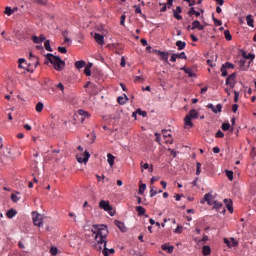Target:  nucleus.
Returning a JSON list of instances; mask_svg holds the SVG:
<instances>
[{
  "label": "nucleus",
  "instance_id": "obj_1",
  "mask_svg": "<svg viewBox=\"0 0 256 256\" xmlns=\"http://www.w3.org/2000/svg\"><path fill=\"white\" fill-rule=\"evenodd\" d=\"M92 229L93 235H95V240L97 243H104L103 255L109 256L107 252V236L109 235V230L105 224H94Z\"/></svg>",
  "mask_w": 256,
  "mask_h": 256
},
{
  "label": "nucleus",
  "instance_id": "obj_2",
  "mask_svg": "<svg viewBox=\"0 0 256 256\" xmlns=\"http://www.w3.org/2000/svg\"><path fill=\"white\" fill-rule=\"evenodd\" d=\"M45 57L48 59L51 65H54V69L56 71H63V69H65V61H63L60 56H55L48 53L45 55Z\"/></svg>",
  "mask_w": 256,
  "mask_h": 256
},
{
  "label": "nucleus",
  "instance_id": "obj_3",
  "mask_svg": "<svg viewBox=\"0 0 256 256\" xmlns=\"http://www.w3.org/2000/svg\"><path fill=\"white\" fill-rule=\"evenodd\" d=\"M197 117H199V112H197L195 109L190 110V112L184 118L185 125L192 128V119H197Z\"/></svg>",
  "mask_w": 256,
  "mask_h": 256
},
{
  "label": "nucleus",
  "instance_id": "obj_4",
  "mask_svg": "<svg viewBox=\"0 0 256 256\" xmlns=\"http://www.w3.org/2000/svg\"><path fill=\"white\" fill-rule=\"evenodd\" d=\"M99 208L107 211L111 217H115V214L117 213L115 210H113V206H111L107 200H101L99 202Z\"/></svg>",
  "mask_w": 256,
  "mask_h": 256
},
{
  "label": "nucleus",
  "instance_id": "obj_5",
  "mask_svg": "<svg viewBox=\"0 0 256 256\" xmlns=\"http://www.w3.org/2000/svg\"><path fill=\"white\" fill-rule=\"evenodd\" d=\"M32 221L35 227H43V215L39 214V212H32Z\"/></svg>",
  "mask_w": 256,
  "mask_h": 256
},
{
  "label": "nucleus",
  "instance_id": "obj_6",
  "mask_svg": "<svg viewBox=\"0 0 256 256\" xmlns=\"http://www.w3.org/2000/svg\"><path fill=\"white\" fill-rule=\"evenodd\" d=\"M89 157H91V154L87 150L84 153L76 155V159L78 163H84V164H87V161H89Z\"/></svg>",
  "mask_w": 256,
  "mask_h": 256
},
{
  "label": "nucleus",
  "instance_id": "obj_7",
  "mask_svg": "<svg viewBox=\"0 0 256 256\" xmlns=\"http://www.w3.org/2000/svg\"><path fill=\"white\" fill-rule=\"evenodd\" d=\"M153 53L158 55L161 59V61H164V63H169V52L160 51V50H152Z\"/></svg>",
  "mask_w": 256,
  "mask_h": 256
},
{
  "label": "nucleus",
  "instance_id": "obj_8",
  "mask_svg": "<svg viewBox=\"0 0 256 256\" xmlns=\"http://www.w3.org/2000/svg\"><path fill=\"white\" fill-rule=\"evenodd\" d=\"M94 39L98 45H105V36L103 34L94 33Z\"/></svg>",
  "mask_w": 256,
  "mask_h": 256
},
{
  "label": "nucleus",
  "instance_id": "obj_9",
  "mask_svg": "<svg viewBox=\"0 0 256 256\" xmlns=\"http://www.w3.org/2000/svg\"><path fill=\"white\" fill-rule=\"evenodd\" d=\"M207 108L211 109V111H213L215 114H217V113H221V109H223V105L217 104L216 108H215L213 104H208Z\"/></svg>",
  "mask_w": 256,
  "mask_h": 256
},
{
  "label": "nucleus",
  "instance_id": "obj_10",
  "mask_svg": "<svg viewBox=\"0 0 256 256\" xmlns=\"http://www.w3.org/2000/svg\"><path fill=\"white\" fill-rule=\"evenodd\" d=\"M115 225L120 229L122 233H127V226H125V223L115 220Z\"/></svg>",
  "mask_w": 256,
  "mask_h": 256
},
{
  "label": "nucleus",
  "instance_id": "obj_11",
  "mask_svg": "<svg viewBox=\"0 0 256 256\" xmlns=\"http://www.w3.org/2000/svg\"><path fill=\"white\" fill-rule=\"evenodd\" d=\"M213 209H222V214L223 215H225V212L227 211L226 209H225V207H223V203H221V202H217V201H213Z\"/></svg>",
  "mask_w": 256,
  "mask_h": 256
},
{
  "label": "nucleus",
  "instance_id": "obj_12",
  "mask_svg": "<svg viewBox=\"0 0 256 256\" xmlns=\"http://www.w3.org/2000/svg\"><path fill=\"white\" fill-rule=\"evenodd\" d=\"M224 203H225L226 209L229 211V213H233V200L224 199Z\"/></svg>",
  "mask_w": 256,
  "mask_h": 256
},
{
  "label": "nucleus",
  "instance_id": "obj_13",
  "mask_svg": "<svg viewBox=\"0 0 256 256\" xmlns=\"http://www.w3.org/2000/svg\"><path fill=\"white\" fill-rule=\"evenodd\" d=\"M180 69H181V71H184V73H186L189 77H197V74L193 73L191 68H187V67L184 66Z\"/></svg>",
  "mask_w": 256,
  "mask_h": 256
},
{
  "label": "nucleus",
  "instance_id": "obj_14",
  "mask_svg": "<svg viewBox=\"0 0 256 256\" xmlns=\"http://www.w3.org/2000/svg\"><path fill=\"white\" fill-rule=\"evenodd\" d=\"M107 162L110 167H113V165H115V156H113V154H111V153H108L107 154Z\"/></svg>",
  "mask_w": 256,
  "mask_h": 256
},
{
  "label": "nucleus",
  "instance_id": "obj_15",
  "mask_svg": "<svg viewBox=\"0 0 256 256\" xmlns=\"http://www.w3.org/2000/svg\"><path fill=\"white\" fill-rule=\"evenodd\" d=\"M242 57H243L244 59H250V62H249V63H253V59H255V54L249 53V54L247 55V53H246L245 51H242Z\"/></svg>",
  "mask_w": 256,
  "mask_h": 256
},
{
  "label": "nucleus",
  "instance_id": "obj_16",
  "mask_svg": "<svg viewBox=\"0 0 256 256\" xmlns=\"http://www.w3.org/2000/svg\"><path fill=\"white\" fill-rule=\"evenodd\" d=\"M202 253L204 256H208V255H211V246L209 245H204L202 247Z\"/></svg>",
  "mask_w": 256,
  "mask_h": 256
},
{
  "label": "nucleus",
  "instance_id": "obj_17",
  "mask_svg": "<svg viewBox=\"0 0 256 256\" xmlns=\"http://www.w3.org/2000/svg\"><path fill=\"white\" fill-rule=\"evenodd\" d=\"M136 211L138 213L139 216H143L145 215L146 218L149 217V215L145 214V208H143L142 206H136Z\"/></svg>",
  "mask_w": 256,
  "mask_h": 256
},
{
  "label": "nucleus",
  "instance_id": "obj_18",
  "mask_svg": "<svg viewBox=\"0 0 256 256\" xmlns=\"http://www.w3.org/2000/svg\"><path fill=\"white\" fill-rule=\"evenodd\" d=\"M91 89L92 95H99V91H101V88H99V86H97L96 84H92Z\"/></svg>",
  "mask_w": 256,
  "mask_h": 256
},
{
  "label": "nucleus",
  "instance_id": "obj_19",
  "mask_svg": "<svg viewBox=\"0 0 256 256\" xmlns=\"http://www.w3.org/2000/svg\"><path fill=\"white\" fill-rule=\"evenodd\" d=\"M212 199H213V194L207 193L204 195V201H206L208 205H213V201H211Z\"/></svg>",
  "mask_w": 256,
  "mask_h": 256
},
{
  "label": "nucleus",
  "instance_id": "obj_20",
  "mask_svg": "<svg viewBox=\"0 0 256 256\" xmlns=\"http://www.w3.org/2000/svg\"><path fill=\"white\" fill-rule=\"evenodd\" d=\"M15 215H17V210H15L13 208L8 210L6 213V217H8V219H13V217H15Z\"/></svg>",
  "mask_w": 256,
  "mask_h": 256
},
{
  "label": "nucleus",
  "instance_id": "obj_21",
  "mask_svg": "<svg viewBox=\"0 0 256 256\" xmlns=\"http://www.w3.org/2000/svg\"><path fill=\"white\" fill-rule=\"evenodd\" d=\"M85 65H87V63L84 60H79L75 62V67L76 69H83V67H85Z\"/></svg>",
  "mask_w": 256,
  "mask_h": 256
},
{
  "label": "nucleus",
  "instance_id": "obj_22",
  "mask_svg": "<svg viewBox=\"0 0 256 256\" xmlns=\"http://www.w3.org/2000/svg\"><path fill=\"white\" fill-rule=\"evenodd\" d=\"M176 46L178 47V51H183V49H185V47L187 46V43H185L181 40H178L176 42Z\"/></svg>",
  "mask_w": 256,
  "mask_h": 256
},
{
  "label": "nucleus",
  "instance_id": "obj_23",
  "mask_svg": "<svg viewBox=\"0 0 256 256\" xmlns=\"http://www.w3.org/2000/svg\"><path fill=\"white\" fill-rule=\"evenodd\" d=\"M237 78V73H232L231 75H229L227 78H226V82H229V83H236L235 82V79Z\"/></svg>",
  "mask_w": 256,
  "mask_h": 256
},
{
  "label": "nucleus",
  "instance_id": "obj_24",
  "mask_svg": "<svg viewBox=\"0 0 256 256\" xmlns=\"http://www.w3.org/2000/svg\"><path fill=\"white\" fill-rule=\"evenodd\" d=\"M161 249L163 251H167L168 253H173V249H175L174 246H167V244H164L161 246Z\"/></svg>",
  "mask_w": 256,
  "mask_h": 256
},
{
  "label": "nucleus",
  "instance_id": "obj_25",
  "mask_svg": "<svg viewBox=\"0 0 256 256\" xmlns=\"http://www.w3.org/2000/svg\"><path fill=\"white\" fill-rule=\"evenodd\" d=\"M78 115H80V117H85V118L91 117V114H89V112L83 109L78 110Z\"/></svg>",
  "mask_w": 256,
  "mask_h": 256
},
{
  "label": "nucleus",
  "instance_id": "obj_26",
  "mask_svg": "<svg viewBox=\"0 0 256 256\" xmlns=\"http://www.w3.org/2000/svg\"><path fill=\"white\" fill-rule=\"evenodd\" d=\"M246 21H247V25L249 27H255V25L253 24L254 20H253L251 14L246 16Z\"/></svg>",
  "mask_w": 256,
  "mask_h": 256
},
{
  "label": "nucleus",
  "instance_id": "obj_27",
  "mask_svg": "<svg viewBox=\"0 0 256 256\" xmlns=\"http://www.w3.org/2000/svg\"><path fill=\"white\" fill-rule=\"evenodd\" d=\"M188 15L191 17V15H195L196 17H199L201 15L200 12H197L194 7L190 8L188 11Z\"/></svg>",
  "mask_w": 256,
  "mask_h": 256
},
{
  "label": "nucleus",
  "instance_id": "obj_28",
  "mask_svg": "<svg viewBox=\"0 0 256 256\" xmlns=\"http://www.w3.org/2000/svg\"><path fill=\"white\" fill-rule=\"evenodd\" d=\"M4 14L7 15L8 17H11V15H13V8L9 6L5 7Z\"/></svg>",
  "mask_w": 256,
  "mask_h": 256
},
{
  "label": "nucleus",
  "instance_id": "obj_29",
  "mask_svg": "<svg viewBox=\"0 0 256 256\" xmlns=\"http://www.w3.org/2000/svg\"><path fill=\"white\" fill-rule=\"evenodd\" d=\"M95 249L97 251H101V249H103V251H105V243L97 242V244L95 245Z\"/></svg>",
  "mask_w": 256,
  "mask_h": 256
},
{
  "label": "nucleus",
  "instance_id": "obj_30",
  "mask_svg": "<svg viewBox=\"0 0 256 256\" xmlns=\"http://www.w3.org/2000/svg\"><path fill=\"white\" fill-rule=\"evenodd\" d=\"M95 249L97 251H101V249H103V251H105V243L97 242V244L95 245Z\"/></svg>",
  "mask_w": 256,
  "mask_h": 256
},
{
  "label": "nucleus",
  "instance_id": "obj_31",
  "mask_svg": "<svg viewBox=\"0 0 256 256\" xmlns=\"http://www.w3.org/2000/svg\"><path fill=\"white\" fill-rule=\"evenodd\" d=\"M43 107H45V105L43 104V102H38L36 104V111L37 113H41V111H43Z\"/></svg>",
  "mask_w": 256,
  "mask_h": 256
},
{
  "label": "nucleus",
  "instance_id": "obj_32",
  "mask_svg": "<svg viewBox=\"0 0 256 256\" xmlns=\"http://www.w3.org/2000/svg\"><path fill=\"white\" fill-rule=\"evenodd\" d=\"M44 47H45L46 51H53V48H51V41L50 40H46L44 42Z\"/></svg>",
  "mask_w": 256,
  "mask_h": 256
},
{
  "label": "nucleus",
  "instance_id": "obj_33",
  "mask_svg": "<svg viewBox=\"0 0 256 256\" xmlns=\"http://www.w3.org/2000/svg\"><path fill=\"white\" fill-rule=\"evenodd\" d=\"M222 67H225V69H235V64L226 62L225 64H222Z\"/></svg>",
  "mask_w": 256,
  "mask_h": 256
},
{
  "label": "nucleus",
  "instance_id": "obj_34",
  "mask_svg": "<svg viewBox=\"0 0 256 256\" xmlns=\"http://www.w3.org/2000/svg\"><path fill=\"white\" fill-rule=\"evenodd\" d=\"M224 35L227 41H231V39H233V36L231 35V32H229V30H225Z\"/></svg>",
  "mask_w": 256,
  "mask_h": 256
},
{
  "label": "nucleus",
  "instance_id": "obj_35",
  "mask_svg": "<svg viewBox=\"0 0 256 256\" xmlns=\"http://www.w3.org/2000/svg\"><path fill=\"white\" fill-rule=\"evenodd\" d=\"M35 3L38 5H42L43 7H46V5L49 3V0H34Z\"/></svg>",
  "mask_w": 256,
  "mask_h": 256
},
{
  "label": "nucleus",
  "instance_id": "obj_36",
  "mask_svg": "<svg viewBox=\"0 0 256 256\" xmlns=\"http://www.w3.org/2000/svg\"><path fill=\"white\" fill-rule=\"evenodd\" d=\"M145 189H147V184H141L139 187V195H143V193H145Z\"/></svg>",
  "mask_w": 256,
  "mask_h": 256
},
{
  "label": "nucleus",
  "instance_id": "obj_37",
  "mask_svg": "<svg viewBox=\"0 0 256 256\" xmlns=\"http://www.w3.org/2000/svg\"><path fill=\"white\" fill-rule=\"evenodd\" d=\"M212 20L214 21L216 27H221L223 25V22H221V20H218L217 18H215V16H212Z\"/></svg>",
  "mask_w": 256,
  "mask_h": 256
},
{
  "label": "nucleus",
  "instance_id": "obj_38",
  "mask_svg": "<svg viewBox=\"0 0 256 256\" xmlns=\"http://www.w3.org/2000/svg\"><path fill=\"white\" fill-rule=\"evenodd\" d=\"M220 71H221V75H222V77H227L228 75H229V73L227 72V68H225V66H222L221 68H220Z\"/></svg>",
  "mask_w": 256,
  "mask_h": 256
},
{
  "label": "nucleus",
  "instance_id": "obj_39",
  "mask_svg": "<svg viewBox=\"0 0 256 256\" xmlns=\"http://www.w3.org/2000/svg\"><path fill=\"white\" fill-rule=\"evenodd\" d=\"M225 173L229 179V181H233V171L231 170H225Z\"/></svg>",
  "mask_w": 256,
  "mask_h": 256
},
{
  "label": "nucleus",
  "instance_id": "obj_40",
  "mask_svg": "<svg viewBox=\"0 0 256 256\" xmlns=\"http://www.w3.org/2000/svg\"><path fill=\"white\" fill-rule=\"evenodd\" d=\"M199 25H201V22L199 20H195L192 22V28L191 29H199Z\"/></svg>",
  "mask_w": 256,
  "mask_h": 256
},
{
  "label": "nucleus",
  "instance_id": "obj_41",
  "mask_svg": "<svg viewBox=\"0 0 256 256\" xmlns=\"http://www.w3.org/2000/svg\"><path fill=\"white\" fill-rule=\"evenodd\" d=\"M196 175H201V162L196 163Z\"/></svg>",
  "mask_w": 256,
  "mask_h": 256
},
{
  "label": "nucleus",
  "instance_id": "obj_42",
  "mask_svg": "<svg viewBox=\"0 0 256 256\" xmlns=\"http://www.w3.org/2000/svg\"><path fill=\"white\" fill-rule=\"evenodd\" d=\"M136 113H138V115H141L142 117H147V111H143L140 108L136 110Z\"/></svg>",
  "mask_w": 256,
  "mask_h": 256
},
{
  "label": "nucleus",
  "instance_id": "obj_43",
  "mask_svg": "<svg viewBox=\"0 0 256 256\" xmlns=\"http://www.w3.org/2000/svg\"><path fill=\"white\" fill-rule=\"evenodd\" d=\"M173 17L177 19L178 21H181L183 19V16L179 15V12L173 10Z\"/></svg>",
  "mask_w": 256,
  "mask_h": 256
},
{
  "label": "nucleus",
  "instance_id": "obj_44",
  "mask_svg": "<svg viewBox=\"0 0 256 256\" xmlns=\"http://www.w3.org/2000/svg\"><path fill=\"white\" fill-rule=\"evenodd\" d=\"M230 128H231V124H229V123H223L222 124V130L223 131H229Z\"/></svg>",
  "mask_w": 256,
  "mask_h": 256
},
{
  "label": "nucleus",
  "instance_id": "obj_45",
  "mask_svg": "<svg viewBox=\"0 0 256 256\" xmlns=\"http://www.w3.org/2000/svg\"><path fill=\"white\" fill-rule=\"evenodd\" d=\"M117 101H118V103H119V105H125V97H123V96H119L118 98H117Z\"/></svg>",
  "mask_w": 256,
  "mask_h": 256
},
{
  "label": "nucleus",
  "instance_id": "obj_46",
  "mask_svg": "<svg viewBox=\"0 0 256 256\" xmlns=\"http://www.w3.org/2000/svg\"><path fill=\"white\" fill-rule=\"evenodd\" d=\"M215 137H217L218 139H223L225 137V134L221 130H218Z\"/></svg>",
  "mask_w": 256,
  "mask_h": 256
},
{
  "label": "nucleus",
  "instance_id": "obj_47",
  "mask_svg": "<svg viewBox=\"0 0 256 256\" xmlns=\"http://www.w3.org/2000/svg\"><path fill=\"white\" fill-rule=\"evenodd\" d=\"M19 199H21V198L16 196V194H11V201H13V203H17V201H19Z\"/></svg>",
  "mask_w": 256,
  "mask_h": 256
},
{
  "label": "nucleus",
  "instance_id": "obj_48",
  "mask_svg": "<svg viewBox=\"0 0 256 256\" xmlns=\"http://www.w3.org/2000/svg\"><path fill=\"white\" fill-rule=\"evenodd\" d=\"M177 59H187V55L185 52H181L180 54H176Z\"/></svg>",
  "mask_w": 256,
  "mask_h": 256
},
{
  "label": "nucleus",
  "instance_id": "obj_49",
  "mask_svg": "<svg viewBox=\"0 0 256 256\" xmlns=\"http://www.w3.org/2000/svg\"><path fill=\"white\" fill-rule=\"evenodd\" d=\"M234 103L239 102V92L237 90H234Z\"/></svg>",
  "mask_w": 256,
  "mask_h": 256
},
{
  "label": "nucleus",
  "instance_id": "obj_50",
  "mask_svg": "<svg viewBox=\"0 0 256 256\" xmlns=\"http://www.w3.org/2000/svg\"><path fill=\"white\" fill-rule=\"evenodd\" d=\"M84 73L87 77H91V68L85 66Z\"/></svg>",
  "mask_w": 256,
  "mask_h": 256
},
{
  "label": "nucleus",
  "instance_id": "obj_51",
  "mask_svg": "<svg viewBox=\"0 0 256 256\" xmlns=\"http://www.w3.org/2000/svg\"><path fill=\"white\" fill-rule=\"evenodd\" d=\"M18 63H19V68L20 69H24L25 67H23V63H25V58H20L18 60Z\"/></svg>",
  "mask_w": 256,
  "mask_h": 256
},
{
  "label": "nucleus",
  "instance_id": "obj_52",
  "mask_svg": "<svg viewBox=\"0 0 256 256\" xmlns=\"http://www.w3.org/2000/svg\"><path fill=\"white\" fill-rule=\"evenodd\" d=\"M50 253H51V255H57V253H58L57 247H51L50 248Z\"/></svg>",
  "mask_w": 256,
  "mask_h": 256
},
{
  "label": "nucleus",
  "instance_id": "obj_53",
  "mask_svg": "<svg viewBox=\"0 0 256 256\" xmlns=\"http://www.w3.org/2000/svg\"><path fill=\"white\" fill-rule=\"evenodd\" d=\"M230 241L232 242V247H237V245H239V241L235 240V238H230Z\"/></svg>",
  "mask_w": 256,
  "mask_h": 256
},
{
  "label": "nucleus",
  "instance_id": "obj_54",
  "mask_svg": "<svg viewBox=\"0 0 256 256\" xmlns=\"http://www.w3.org/2000/svg\"><path fill=\"white\" fill-rule=\"evenodd\" d=\"M174 233H183V226H177V228L174 230Z\"/></svg>",
  "mask_w": 256,
  "mask_h": 256
},
{
  "label": "nucleus",
  "instance_id": "obj_55",
  "mask_svg": "<svg viewBox=\"0 0 256 256\" xmlns=\"http://www.w3.org/2000/svg\"><path fill=\"white\" fill-rule=\"evenodd\" d=\"M224 243L227 245V247H229V249H231V247H233V245L231 244V242L227 238H224Z\"/></svg>",
  "mask_w": 256,
  "mask_h": 256
},
{
  "label": "nucleus",
  "instance_id": "obj_56",
  "mask_svg": "<svg viewBox=\"0 0 256 256\" xmlns=\"http://www.w3.org/2000/svg\"><path fill=\"white\" fill-rule=\"evenodd\" d=\"M58 51H59V53H67V48L59 46Z\"/></svg>",
  "mask_w": 256,
  "mask_h": 256
},
{
  "label": "nucleus",
  "instance_id": "obj_57",
  "mask_svg": "<svg viewBox=\"0 0 256 256\" xmlns=\"http://www.w3.org/2000/svg\"><path fill=\"white\" fill-rule=\"evenodd\" d=\"M120 25H123V27H125V15H121L120 17Z\"/></svg>",
  "mask_w": 256,
  "mask_h": 256
},
{
  "label": "nucleus",
  "instance_id": "obj_58",
  "mask_svg": "<svg viewBox=\"0 0 256 256\" xmlns=\"http://www.w3.org/2000/svg\"><path fill=\"white\" fill-rule=\"evenodd\" d=\"M155 195H157V190H155L154 188H151L150 197H155Z\"/></svg>",
  "mask_w": 256,
  "mask_h": 256
},
{
  "label": "nucleus",
  "instance_id": "obj_59",
  "mask_svg": "<svg viewBox=\"0 0 256 256\" xmlns=\"http://www.w3.org/2000/svg\"><path fill=\"white\" fill-rule=\"evenodd\" d=\"M97 31H100V33H107V30H105L103 26H97Z\"/></svg>",
  "mask_w": 256,
  "mask_h": 256
},
{
  "label": "nucleus",
  "instance_id": "obj_60",
  "mask_svg": "<svg viewBox=\"0 0 256 256\" xmlns=\"http://www.w3.org/2000/svg\"><path fill=\"white\" fill-rule=\"evenodd\" d=\"M238 109H239V105H237V104H233V105H232V111H233V113H237Z\"/></svg>",
  "mask_w": 256,
  "mask_h": 256
},
{
  "label": "nucleus",
  "instance_id": "obj_61",
  "mask_svg": "<svg viewBox=\"0 0 256 256\" xmlns=\"http://www.w3.org/2000/svg\"><path fill=\"white\" fill-rule=\"evenodd\" d=\"M32 41H33V43H41V41L39 40V37H37V36H32Z\"/></svg>",
  "mask_w": 256,
  "mask_h": 256
},
{
  "label": "nucleus",
  "instance_id": "obj_62",
  "mask_svg": "<svg viewBox=\"0 0 256 256\" xmlns=\"http://www.w3.org/2000/svg\"><path fill=\"white\" fill-rule=\"evenodd\" d=\"M170 61H172V63H175V61H177V54L176 53L172 54V56L170 58Z\"/></svg>",
  "mask_w": 256,
  "mask_h": 256
},
{
  "label": "nucleus",
  "instance_id": "obj_63",
  "mask_svg": "<svg viewBox=\"0 0 256 256\" xmlns=\"http://www.w3.org/2000/svg\"><path fill=\"white\" fill-rule=\"evenodd\" d=\"M235 83L236 82H229V80H228V82H226V85H228L231 89H234L235 88Z\"/></svg>",
  "mask_w": 256,
  "mask_h": 256
},
{
  "label": "nucleus",
  "instance_id": "obj_64",
  "mask_svg": "<svg viewBox=\"0 0 256 256\" xmlns=\"http://www.w3.org/2000/svg\"><path fill=\"white\" fill-rule=\"evenodd\" d=\"M121 67H125L126 62H125V56L121 57V63H120Z\"/></svg>",
  "mask_w": 256,
  "mask_h": 256
}]
</instances>
